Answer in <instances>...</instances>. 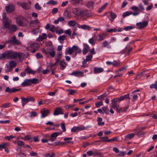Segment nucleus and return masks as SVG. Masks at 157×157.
I'll use <instances>...</instances> for the list:
<instances>
[{
  "mask_svg": "<svg viewBox=\"0 0 157 157\" xmlns=\"http://www.w3.org/2000/svg\"><path fill=\"white\" fill-rule=\"evenodd\" d=\"M23 55H24L23 53L17 52L12 50H9L0 54V59H2L6 58L7 59H12L17 58L20 60L21 61L23 59V58H22Z\"/></svg>",
  "mask_w": 157,
  "mask_h": 157,
  "instance_id": "1",
  "label": "nucleus"
},
{
  "mask_svg": "<svg viewBox=\"0 0 157 157\" xmlns=\"http://www.w3.org/2000/svg\"><path fill=\"white\" fill-rule=\"evenodd\" d=\"M6 43H9L13 45H19L21 44L20 41L16 39L15 36H13L8 40L6 41Z\"/></svg>",
  "mask_w": 157,
  "mask_h": 157,
  "instance_id": "2",
  "label": "nucleus"
},
{
  "mask_svg": "<svg viewBox=\"0 0 157 157\" xmlns=\"http://www.w3.org/2000/svg\"><path fill=\"white\" fill-rule=\"evenodd\" d=\"M21 18V17H18L16 18V22L17 24L21 26L27 25L28 23V21L25 19L23 20Z\"/></svg>",
  "mask_w": 157,
  "mask_h": 157,
  "instance_id": "3",
  "label": "nucleus"
},
{
  "mask_svg": "<svg viewBox=\"0 0 157 157\" xmlns=\"http://www.w3.org/2000/svg\"><path fill=\"white\" fill-rule=\"evenodd\" d=\"M148 24V21H144L141 22H138L136 23L137 28L140 29H143L146 27Z\"/></svg>",
  "mask_w": 157,
  "mask_h": 157,
  "instance_id": "4",
  "label": "nucleus"
},
{
  "mask_svg": "<svg viewBox=\"0 0 157 157\" xmlns=\"http://www.w3.org/2000/svg\"><path fill=\"white\" fill-rule=\"evenodd\" d=\"M5 8L7 13H11L15 10V7L13 4H10L6 6Z\"/></svg>",
  "mask_w": 157,
  "mask_h": 157,
  "instance_id": "5",
  "label": "nucleus"
},
{
  "mask_svg": "<svg viewBox=\"0 0 157 157\" xmlns=\"http://www.w3.org/2000/svg\"><path fill=\"white\" fill-rule=\"evenodd\" d=\"M92 16L91 12L88 10H82L80 16H86L87 17H90Z\"/></svg>",
  "mask_w": 157,
  "mask_h": 157,
  "instance_id": "6",
  "label": "nucleus"
},
{
  "mask_svg": "<svg viewBox=\"0 0 157 157\" xmlns=\"http://www.w3.org/2000/svg\"><path fill=\"white\" fill-rule=\"evenodd\" d=\"M107 36V35L105 33H101L98 35L97 36H94L96 39L98 41H102Z\"/></svg>",
  "mask_w": 157,
  "mask_h": 157,
  "instance_id": "7",
  "label": "nucleus"
},
{
  "mask_svg": "<svg viewBox=\"0 0 157 157\" xmlns=\"http://www.w3.org/2000/svg\"><path fill=\"white\" fill-rule=\"evenodd\" d=\"M21 90V88L16 89L15 88H13L12 89H10L9 87H7L5 90V91L6 92H8L10 93H11L20 91Z\"/></svg>",
  "mask_w": 157,
  "mask_h": 157,
  "instance_id": "8",
  "label": "nucleus"
},
{
  "mask_svg": "<svg viewBox=\"0 0 157 157\" xmlns=\"http://www.w3.org/2000/svg\"><path fill=\"white\" fill-rule=\"evenodd\" d=\"M85 128L82 125L79 126L74 127L71 129V131L73 132H76L78 131L84 130Z\"/></svg>",
  "mask_w": 157,
  "mask_h": 157,
  "instance_id": "9",
  "label": "nucleus"
},
{
  "mask_svg": "<svg viewBox=\"0 0 157 157\" xmlns=\"http://www.w3.org/2000/svg\"><path fill=\"white\" fill-rule=\"evenodd\" d=\"M82 10L78 8H74L72 10L73 13L77 16H80Z\"/></svg>",
  "mask_w": 157,
  "mask_h": 157,
  "instance_id": "10",
  "label": "nucleus"
},
{
  "mask_svg": "<svg viewBox=\"0 0 157 157\" xmlns=\"http://www.w3.org/2000/svg\"><path fill=\"white\" fill-rule=\"evenodd\" d=\"M63 112L62 109L60 107H58L55 109V110L53 113V115H57L60 114H63Z\"/></svg>",
  "mask_w": 157,
  "mask_h": 157,
  "instance_id": "11",
  "label": "nucleus"
},
{
  "mask_svg": "<svg viewBox=\"0 0 157 157\" xmlns=\"http://www.w3.org/2000/svg\"><path fill=\"white\" fill-rule=\"evenodd\" d=\"M61 132L60 133H61ZM60 133L58 132H56L52 133L51 134L50 136V140L52 141L53 142L54 140L56 139V137L59 135Z\"/></svg>",
  "mask_w": 157,
  "mask_h": 157,
  "instance_id": "12",
  "label": "nucleus"
},
{
  "mask_svg": "<svg viewBox=\"0 0 157 157\" xmlns=\"http://www.w3.org/2000/svg\"><path fill=\"white\" fill-rule=\"evenodd\" d=\"M70 2L74 5H78L80 3L82 4V0H69Z\"/></svg>",
  "mask_w": 157,
  "mask_h": 157,
  "instance_id": "13",
  "label": "nucleus"
},
{
  "mask_svg": "<svg viewBox=\"0 0 157 157\" xmlns=\"http://www.w3.org/2000/svg\"><path fill=\"white\" fill-rule=\"evenodd\" d=\"M50 113V111L49 110L45 109L41 111V118L45 117L48 116V114Z\"/></svg>",
  "mask_w": 157,
  "mask_h": 157,
  "instance_id": "14",
  "label": "nucleus"
},
{
  "mask_svg": "<svg viewBox=\"0 0 157 157\" xmlns=\"http://www.w3.org/2000/svg\"><path fill=\"white\" fill-rule=\"evenodd\" d=\"M17 4L18 5L25 9L29 10V8L28 6V3L26 2H17Z\"/></svg>",
  "mask_w": 157,
  "mask_h": 157,
  "instance_id": "15",
  "label": "nucleus"
},
{
  "mask_svg": "<svg viewBox=\"0 0 157 157\" xmlns=\"http://www.w3.org/2000/svg\"><path fill=\"white\" fill-rule=\"evenodd\" d=\"M132 50V48H129V47L126 46L124 50L121 51V53L123 54L126 52L127 54H129L130 52Z\"/></svg>",
  "mask_w": 157,
  "mask_h": 157,
  "instance_id": "16",
  "label": "nucleus"
},
{
  "mask_svg": "<svg viewBox=\"0 0 157 157\" xmlns=\"http://www.w3.org/2000/svg\"><path fill=\"white\" fill-rule=\"evenodd\" d=\"M90 49L89 47L87 44H84V48L82 51V52L84 54L86 55L89 52Z\"/></svg>",
  "mask_w": 157,
  "mask_h": 157,
  "instance_id": "17",
  "label": "nucleus"
},
{
  "mask_svg": "<svg viewBox=\"0 0 157 157\" xmlns=\"http://www.w3.org/2000/svg\"><path fill=\"white\" fill-rule=\"evenodd\" d=\"M86 5L88 8L92 9L94 6V3L92 1H89L86 2Z\"/></svg>",
  "mask_w": 157,
  "mask_h": 157,
  "instance_id": "18",
  "label": "nucleus"
},
{
  "mask_svg": "<svg viewBox=\"0 0 157 157\" xmlns=\"http://www.w3.org/2000/svg\"><path fill=\"white\" fill-rule=\"evenodd\" d=\"M11 22V21L8 19H5V20H4L3 23L5 27L8 29L10 26Z\"/></svg>",
  "mask_w": 157,
  "mask_h": 157,
  "instance_id": "19",
  "label": "nucleus"
},
{
  "mask_svg": "<svg viewBox=\"0 0 157 157\" xmlns=\"http://www.w3.org/2000/svg\"><path fill=\"white\" fill-rule=\"evenodd\" d=\"M11 32H14L18 29L17 26L16 25H12L10 26L8 29Z\"/></svg>",
  "mask_w": 157,
  "mask_h": 157,
  "instance_id": "20",
  "label": "nucleus"
},
{
  "mask_svg": "<svg viewBox=\"0 0 157 157\" xmlns=\"http://www.w3.org/2000/svg\"><path fill=\"white\" fill-rule=\"evenodd\" d=\"M134 131L135 132L137 133V135L138 136H140L145 134V133L141 131V129L139 128H137L135 129Z\"/></svg>",
  "mask_w": 157,
  "mask_h": 157,
  "instance_id": "21",
  "label": "nucleus"
},
{
  "mask_svg": "<svg viewBox=\"0 0 157 157\" xmlns=\"http://www.w3.org/2000/svg\"><path fill=\"white\" fill-rule=\"evenodd\" d=\"M103 71V69L101 67H95L94 68V72L95 74L102 72Z\"/></svg>",
  "mask_w": 157,
  "mask_h": 157,
  "instance_id": "22",
  "label": "nucleus"
},
{
  "mask_svg": "<svg viewBox=\"0 0 157 157\" xmlns=\"http://www.w3.org/2000/svg\"><path fill=\"white\" fill-rule=\"evenodd\" d=\"M112 104L111 107L113 108H115L117 107V102L118 101L117 98H115L112 100Z\"/></svg>",
  "mask_w": 157,
  "mask_h": 157,
  "instance_id": "23",
  "label": "nucleus"
},
{
  "mask_svg": "<svg viewBox=\"0 0 157 157\" xmlns=\"http://www.w3.org/2000/svg\"><path fill=\"white\" fill-rule=\"evenodd\" d=\"M101 139L99 141H97L96 142H109V139H108V137H102L99 138Z\"/></svg>",
  "mask_w": 157,
  "mask_h": 157,
  "instance_id": "24",
  "label": "nucleus"
},
{
  "mask_svg": "<svg viewBox=\"0 0 157 157\" xmlns=\"http://www.w3.org/2000/svg\"><path fill=\"white\" fill-rule=\"evenodd\" d=\"M63 16L67 19H69L71 18V16L70 13L67 10H65L63 13Z\"/></svg>",
  "mask_w": 157,
  "mask_h": 157,
  "instance_id": "25",
  "label": "nucleus"
},
{
  "mask_svg": "<svg viewBox=\"0 0 157 157\" xmlns=\"http://www.w3.org/2000/svg\"><path fill=\"white\" fill-rule=\"evenodd\" d=\"M71 75H74L77 77H80L83 75V73L81 71H74L72 73Z\"/></svg>",
  "mask_w": 157,
  "mask_h": 157,
  "instance_id": "26",
  "label": "nucleus"
},
{
  "mask_svg": "<svg viewBox=\"0 0 157 157\" xmlns=\"http://www.w3.org/2000/svg\"><path fill=\"white\" fill-rule=\"evenodd\" d=\"M9 67H10V69H12L17 66L16 63L14 61L12 60L9 63Z\"/></svg>",
  "mask_w": 157,
  "mask_h": 157,
  "instance_id": "27",
  "label": "nucleus"
},
{
  "mask_svg": "<svg viewBox=\"0 0 157 157\" xmlns=\"http://www.w3.org/2000/svg\"><path fill=\"white\" fill-rule=\"evenodd\" d=\"M78 27L83 29H87L88 30H90L91 29V28L89 25H78Z\"/></svg>",
  "mask_w": 157,
  "mask_h": 157,
  "instance_id": "28",
  "label": "nucleus"
},
{
  "mask_svg": "<svg viewBox=\"0 0 157 157\" xmlns=\"http://www.w3.org/2000/svg\"><path fill=\"white\" fill-rule=\"evenodd\" d=\"M38 22L39 21L37 19L35 20H32L30 22V26L31 27L36 26L37 25Z\"/></svg>",
  "mask_w": 157,
  "mask_h": 157,
  "instance_id": "29",
  "label": "nucleus"
},
{
  "mask_svg": "<svg viewBox=\"0 0 157 157\" xmlns=\"http://www.w3.org/2000/svg\"><path fill=\"white\" fill-rule=\"evenodd\" d=\"M31 84L29 81V79H26L21 84V85L23 86H29L31 85Z\"/></svg>",
  "mask_w": 157,
  "mask_h": 157,
  "instance_id": "30",
  "label": "nucleus"
},
{
  "mask_svg": "<svg viewBox=\"0 0 157 157\" xmlns=\"http://www.w3.org/2000/svg\"><path fill=\"white\" fill-rule=\"evenodd\" d=\"M25 71H26L29 74H31L33 75L36 72V71L33 70L29 67H27L25 69Z\"/></svg>",
  "mask_w": 157,
  "mask_h": 157,
  "instance_id": "31",
  "label": "nucleus"
},
{
  "mask_svg": "<svg viewBox=\"0 0 157 157\" xmlns=\"http://www.w3.org/2000/svg\"><path fill=\"white\" fill-rule=\"evenodd\" d=\"M47 36V35L45 33H43L42 36H40L38 38L37 40L39 41H42L43 40L46 39Z\"/></svg>",
  "mask_w": 157,
  "mask_h": 157,
  "instance_id": "32",
  "label": "nucleus"
},
{
  "mask_svg": "<svg viewBox=\"0 0 157 157\" xmlns=\"http://www.w3.org/2000/svg\"><path fill=\"white\" fill-rule=\"evenodd\" d=\"M103 47L107 48H111V46H110L109 43L107 40H105L102 43Z\"/></svg>",
  "mask_w": 157,
  "mask_h": 157,
  "instance_id": "33",
  "label": "nucleus"
},
{
  "mask_svg": "<svg viewBox=\"0 0 157 157\" xmlns=\"http://www.w3.org/2000/svg\"><path fill=\"white\" fill-rule=\"evenodd\" d=\"M108 4V3H105L101 7L99 8V9L98 11V12L99 13H101L102 12V11L106 8Z\"/></svg>",
  "mask_w": 157,
  "mask_h": 157,
  "instance_id": "34",
  "label": "nucleus"
},
{
  "mask_svg": "<svg viewBox=\"0 0 157 157\" xmlns=\"http://www.w3.org/2000/svg\"><path fill=\"white\" fill-rule=\"evenodd\" d=\"M72 139V137H66L64 139V140L65 141H66V144L67 143H71V144H73V141H71Z\"/></svg>",
  "mask_w": 157,
  "mask_h": 157,
  "instance_id": "35",
  "label": "nucleus"
},
{
  "mask_svg": "<svg viewBox=\"0 0 157 157\" xmlns=\"http://www.w3.org/2000/svg\"><path fill=\"white\" fill-rule=\"evenodd\" d=\"M102 121V119L101 117H98L97 118V121L98 122V124L99 126L103 125L105 123L104 122H101Z\"/></svg>",
  "mask_w": 157,
  "mask_h": 157,
  "instance_id": "36",
  "label": "nucleus"
},
{
  "mask_svg": "<svg viewBox=\"0 0 157 157\" xmlns=\"http://www.w3.org/2000/svg\"><path fill=\"white\" fill-rule=\"evenodd\" d=\"M76 22L75 20H71L68 22V25L70 26H73L76 24Z\"/></svg>",
  "mask_w": 157,
  "mask_h": 157,
  "instance_id": "37",
  "label": "nucleus"
},
{
  "mask_svg": "<svg viewBox=\"0 0 157 157\" xmlns=\"http://www.w3.org/2000/svg\"><path fill=\"white\" fill-rule=\"evenodd\" d=\"M26 100L28 102L29 101H34L35 100V98L31 96H27L26 98H25Z\"/></svg>",
  "mask_w": 157,
  "mask_h": 157,
  "instance_id": "38",
  "label": "nucleus"
},
{
  "mask_svg": "<svg viewBox=\"0 0 157 157\" xmlns=\"http://www.w3.org/2000/svg\"><path fill=\"white\" fill-rule=\"evenodd\" d=\"M29 80L30 83L31 84H36V83H38L39 82L38 79L36 78L29 79Z\"/></svg>",
  "mask_w": 157,
  "mask_h": 157,
  "instance_id": "39",
  "label": "nucleus"
},
{
  "mask_svg": "<svg viewBox=\"0 0 157 157\" xmlns=\"http://www.w3.org/2000/svg\"><path fill=\"white\" fill-rule=\"evenodd\" d=\"M61 68L62 70H63L66 67V63L64 61H61L60 62Z\"/></svg>",
  "mask_w": 157,
  "mask_h": 157,
  "instance_id": "40",
  "label": "nucleus"
},
{
  "mask_svg": "<svg viewBox=\"0 0 157 157\" xmlns=\"http://www.w3.org/2000/svg\"><path fill=\"white\" fill-rule=\"evenodd\" d=\"M67 91L69 92L68 95H73L76 92V91L71 89H67Z\"/></svg>",
  "mask_w": 157,
  "mask_h": 157,
  "instance_id": "41",
  "label": "nucleus"
},
{
  "mask_svg": "<svg viewBox=\"0 0 157 157\" xmlns=\"http://www.w3.org/2000/svg\"><path fill=\"white\" fill-rule=\"evenodd\" d=\"M73 50L72 48H68V50L67 51V50L65 51V54H68L69 55H71L73 52Z\"/></svg>",
  "mask_w": 157,
  "mask_h": 157,
  "instance_id": "42",
  "label": "nucleus"
},
{
  "mask_svg": "<svg viewBox=\"0 0 157 157\" xmlns=\"http://www.w3.org/2000/svg\"><path fill=\"white\" fill-rule=\"evenodd\" d=\"M21 100L22 105V106L23 107L24 105L28 102L26 100L25 98L24 97H21Z\"/></svg>",
  "mask_w": 157,
  "mask_h": 157,
  "instance_id": "43",
  "label": "nucleus"
},
{
  "mask_svg": "<svg viewBox=\"0 0 157 157\" xmlns=\"http://www.w3.org/2000/svg\"><path fill=\"white\" fill-rule=\"evenodd\" d=\"M51 51L50 52H48V53L51 56L53 57L55 56V52L53 48H51Z\"/></svg>",
  "mask_w": 157,
  "mask_h": 157,
  "instance_id": "44",
  "label": "nucleus"
},
{
  "mask_svg": "<svg viewBox=\"0 0 157 157\" xmlns=\"http://www.w3.org/2000/svg\"><path fill=\"white\" fill-rule=\"evenodd\" d=\"M132 13L131 11H127L123 13L122 16L124 18L127 16H129V15L132 14Z\"/></svg>",
  "mask_w": 157,
  "mask_h": 157,
  "instance_id": "45",
  "label": "nucleus"
},
{
  "mask_svg": "<svg viewBox=\"0 0 157 157\" xmlns=\"http://www.w3.org/2000/svg\"><path fill=\"white\" fill-rule=\"evenodd\" d=\"M135 134L134 133H131L125 136V139H126L127 138L131 139L134 136Z\"/></svg>",
  "mask_w": 157,
  "mask_h": 157,
  "instance_id": "46",
  "label": "nucleus"
},
{
  "mask_svg": "<svg viewBox=\"0 0 157 157\" xmlns=\"http://www.w3.org/2000/svg\"><path fill=\"white\" fill-rule=\"evenodd\" d=\"M65 144L66 143L65 142H61L60 141H59L55 143V146L60 145L62 146Z\"/></svg>",
  "mask_w": 157,
  "mask_h": 157,
  "instance_id": "47",
  "label": "nucleus"
},
{
  "mask_svg": "<svg viewBox=\"0 0 157 157\" xmlns=\"http://www.w3.org/2000/svg\"><path fill=\"white\" fill-rule=\"evenodd\" d=\"M144 73V71H143L140 73H139L136 77V79H140L143 75V74Z\"/></svg>",
  "mask_w": 157,
  "mask_h": 157,
  "instance_id": "48",
  "label": "nucleus"
},
{
  "mask_svg": "<svg viewBox=\"0 0 157 157\" xmlns=\"http://www.w3.org/2000/svg\"><path fill=\"white\" fill-rule=\"evenodd\" d=\"M30 117H35L37 116V113L36 112L32 111L30 112Z\"/></svg>",
  "mask_w": 157,
  "mask_h": 157,
  "instance_id": "49",
  "label": "nucleus"
},
{
  "mask_svg": "<svg viewBox=\"0 0 157 157\" xmlns=\"http://www.w3.org/2000/svg\"><path fill=\"white\" fill-rule=\"evenodd\" d=\"M61 127L62 128L63 132H65L66 131L65 123L64 122H62L60 124Z\"/></svg>",
  "mask_w": 157,
  "mask_h": 157,
  "instance_id": "50",
  "label": "nucleus"
},
{
  "mask_svg": "<svg viewBox=\"0 0 157 157\" xmlns=\"http://www.w3.org/2000/svg\"><path fill=\"white\" fill-rule=\"evenodd\" d=\"M94 156H95L96 155L99 156L101 157H104L102 156V154L100 152H98L96 151H94L93 153Z\"/></svg>",
  "mask_w": 157,
  "mask_h": 157,
  "instance_id": "51",
  "label": "nucleus"
},
{
  "mask_svg": "<svg viewBox=\"0 0 157 157\" xmlns=\"http://www.w3.org/2000/svg\"><path fill=\"white\" fill-rule=\"evenodd\" d=\"M134 28V27L132 26H129L125 27H124V29L125 31H128L131 29H132Z\"/></svg>",
  "mask_w": 157,
  "mask_h": 157,
  "instance_id": "52",
  "label": "nucleus"
},
{
  "mask_svg": "<svg viewBox=\"0 0 157 157\" xmlns=\"http://www.w3.org/2000/svg\"><path fill=\"white\" fill-rule=\"evenodd\" d=\"M30 47L32 49L37 48V44L34 43L31 44Z\"/></svg>",
  "mask_w": 157,
  "mask_h": 157,
  "instance_id": "53",
  "label": "nucleus"
},
{
  "mask_svg": "<svg viewBox=\"0 0 157 157\" xmlns=\"http://www.w3.org/2000/svg\"><path fill=\"white\" fill-rule=\"evenodd\" d=\"M93 56L91 55H87L86 57V60L87 61H90L92 59Z\"/></svg>",
  "mask_w": 157,
  "mask_h": 157,
  "instance_id": "54",
  "label": "nucleus"
},
{
  "mask_svg": "<svg viewBox=\"0 0 157 157\" xmlns=\"http://www.w3.org/2000/svg\"><path fill=\"white\" fill-rule=\"evenodd\" d=\"M66 38V36L64 35H62L60 36L58 38V40L59 41H63Z\"/></svg>",
  "mask_w": 157,
  "mask_h": 157,
  "instance_id": "55",
  "label": "nucleus"
},
{
  "mask_svg": "<svg viewBox=\"0 0 157 157\" xmlns=\"http://www.w3.org/2000/svg\"><path fill=\"white\" fill-rule=\"evenodd\" d=\"M35 7L36 10H40L41 9V7L39 5L38 3H36L35 5Z\"/></svg>",
  "mask_w": 157,
  "mask_h": 157,
  "instance_id": "56",
  "label": "nucleus"
},
{
  "mask_svg": "<svg viewBox=\"0 0 157 157\" xmlns=\"http://www.w3.org/2000/svg\"><path fill=\"white\" fill-rule=\"evenodd\" d=\"M150 88L151 89L155 88L157 90V84L155 82L154 84H151L150 86Z\"/></svg>",
  "mask_w": 157,
  "mask_h": 157,
  "instance_id": "57",
  "label": "nucleus"
},
{
  "mask_svg": "<svg viewBox=\"0 0 157 157\" xmlns=\"http://www.w3.org/2000/svg\"><path fill=\"white\" fill-rule=\"evenodd\" d=\"M127 66H124L121 68L117 70L116 71V72L118 73L119 72L123 70H125Z\"/></svg>",
  "mask_w": 157,
  "mask_h": 157,
  "instance_id": "58",
  "label": "nucleus"
},
{
  "mask_svg": "<svg viewBox=\"0 0 157 157\" xmlns=\"http://www.w3.org/2000/svg\"><path fill=\"white\" fill-rule=\"evenodd\" d=\"M103 105V104L102 102H98L95 103V106L97 108H98L100 106Z\"/></svg>",
  "mask_w": 157,
  "mask_h": 157,
  "instance_id": "59",
  "label": "nucleus"
},
{
  "mask_svg": "<svg viewBox=\"0 0 157 157\" xmlns=\"http://www.w3.org/2000/svg\"><path fill=\"white\" fill-rule=\"evenodd\" d=\"M120 63L115 60H114L113 62V65L114 67H118L120 66Z\"/></svg>",
  "mask_w": 157,
  "mask_h": 157,
  "instance_id": "60",
  "label": "nucleus"
},
{
  "mask_svg": "<svg viewBox=\"0 0 157 157\" xmlns=\"http://www.w3.org/2000/svg\"><path fill=\"white\" fill-rule=\"evenodd\" d=\"M110 17L112 19H114L117 16L114 12H111L110 13Z\"/></svg>",
  "mask_w": 157,
  "mask_h": 157,
  "instance_id": "61",
  "label": "nucleus"
},
{
  "mask_svg": "<svg viewBox=\"0 0 157 157\" xmlns=\"http://www.w3.org/2000/svg\"><path fill=\"white\" fill-rule=\"evenodd\" d=\"M14 138V136H13L12 135H11L9 136H6L5 137L6 139L7 140H11L13 138Z\"/></svg>",
  "mask_w": 157,
  "mask_h": 157,
  "instance_id": "62",
  "label": "nucleus"
},
{
  "mask_svg": "<svg viewBox=\"0 0 157 157\" xmlns=\"http://www.w3.org/2000/svg\"><path fill=\"white\" fill-rule=\"evenodd\" d=\"M17 144L19 146H24V143L22 141L19 140L17 142Z\"/></svg>",
  "mask_w": 157,
  "mask_h": 157,
  "instance_id": "63",
  "label": "nucleus"
},
{
  "mask_svg": "<svg viewBox=\"0 0 157 157\" xmlns=\"http://www.w3.org/2000/svg\"><path fill=\"white\" fill-rule=\"evenodd\" d=\"M10 105V103L3 104L2 105L1 107L2 108H7L9 107Z\"/></svg>",
  "mask_w": 157,
  "mask_h": 157,
  "instance_id": "64",
  "label": "nucleus"
}]
</instances>
